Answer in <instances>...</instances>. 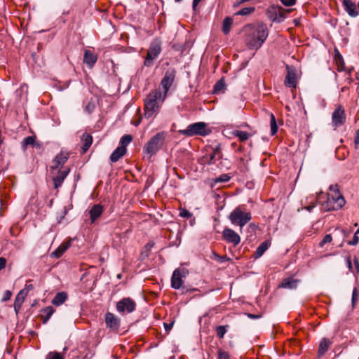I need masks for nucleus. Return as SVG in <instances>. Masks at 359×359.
<instances>
[{"mask_svg":"<svg viewBox=\"0 0 359 359\" xmlns=\"http://www.w3.org/2000/svg\"><path fill=\"white\" fill-rule=\"evenodd\" d=\"M268 35L266 24L259 22L255 25H248L245 28V41L250 49L257 50L263 45Z\"/></svg>","mask_w":359,"mask_h":359,"instance_id":"f257e3e1","label":"nucleus"},{"mask_svg":"<svg viewBox=\"0 0 359 359\" xmlns=\"http://www.w3.org/2000/svg\"><path fill=\"white\" fill-rule=\"evenodd\" d=\"M165 98L158 90L151 91L144 100L145 117L149 118L156 114Z\"/></svg>","mask_w":359,"mask_h":359,"instance_id":"f03ea898","label":"nucleus"},{"mask_svg":"<svg viewBox=\"0 0 359 359\" xmlns=\"http://www.w3.org/2000/svg\"><path fill=\"white\" fill-rule=\"evenodd\" d=\"M330 194L327 195V207L328 210H337L345 205V200L339 192L338 184L329 187Z\"/></svg>","mask_w":359,"mask_h":359,"instance_id":"7ed1b4c3","label":"nucleus"},{"mask_svg":"<svg viewBox=\"0 0 359 359\" xmlns=\"http://www.w3.org/2000/svg\"><path fill=\"white\" fill-rule=\"evenodd\" d=\"M231 222L242 228L248 223L252 219V215L250 211L245 210V205H239L229 215Z\"/></svg>","mask_w":359,"mask_h":359,"instance_id":"20e7f679","label":"nucleus"},{"mask_svg":"<svg viewBox=\"0 0 359 359\" xmlns=\"http://www.w3.org/2000/svg\"><path fill=\"white\" fill-rule=\"evenodd\" d=\"M210 130L207 128V124L204 122H197L190 124L186 129L180 130L178 133L187 137L195 135L205 136L210 133Z\"/></svg>","mask_w":359,"mask_h":359,"instance_id":"39448f33","label":"nucleus"},{"mask_svg":"<svg viewBox=\"0 0 359 359\" xmlns=\"http://www.w3.org/2000/svg\"><path fill=\"white\" fill-rule=\"evenodd\" d=\"M161 50V40L158 38L152 40L147 50V53L144 60V65L147 67H152L154 65V60L159 56Z\"/></svg>","mask_w":359,"mask_h":359,"instance_id":"423d86ee","label":"nucleus"},{"mask_svg":"<svg viewBox=\"0 0 359 359\" xmlns=\"http://www.w3.org/2000/svg\"><path fill=\"white\" fill-rule=\"evenodd\" d=\"M165 137V132H160L153 136L144 147L145 153L149 156L155 154L163 144Z\"/></svg>","mask_w":359,"mask_h":359,"instance_id":"0eeeda50","label":"nucleus"},{"mask_svg":"<svg viewBox=\"0 0 359 359\" xmlns=\"http://www.w3.org/2000/svg\"><path fill=\"white\" fill-rule=\"evenodd\" d=\"M176 76V71L174 68H170L165 72L164 76L162 78L161 81V86L162 87L163 92V95L167 97L168 92L171 88Z\"/></svg>","mask_w":359,"mask_h":359,"instance_id":"6e6552de","label":"nucleus"},{"mask_svg":"<svg viewBox=\"0 0 359 359\" xmlns=\"http://www.w3.org/2000/svg\"><path fill=\"white\" fill-rule=\"evenodd\" d=\"M135 302L130 297L123 298L116 303V310L122 314L132 313L135 310Z\"/></svg>","mask_w":359,"mask_h":359,"instance_id":"1a4fd4ad","label":"nucleus"},{"mask_svg":"<svg viewBox=\"0 0 359 359\" xmlns=\"http://www.w3.org/2000/svg\"><path fill=\"white\" fill-rule=\"evenodd\" d=\"M188 270L186 269H176L171 278V287L175 290L180 289L182 284V278L188 274Z\"/></svg>","mask_w":359,"mask_h":359,"instance_id":"9d476101","label":"nucleus"},{"mask_svg":"<svg viewBox=\"0 0 359 359\" xmlns=\"http://www.w3.org/2000/svg\"><path fill=\"white\" fill-rule=\"evenodd\" d=\"M222 237L227 243L233 244L234 246L238 245L241 242L240 236L233 229L225 228L222 232Z\"/></svg>","mask_w":359,"mask_h":359,"instance_id":"9b49d317","label":"nucleus"},{"mask_svg":"<svg viewBox=\"0 0 359 359\" xmlns=\"http://www.w3.org/2000/svg\"><path fill=\"white\" fill-rule=\"evenodd\" d=\"M346 121L344 110L341 106L335 109L332 115V123L334 127L342 126Z\"/></svg>","mask_w":359,"mask_h":359,"instance_id":"f8f14e48","label":"nucleus"},{"mask_svg":"<svg viewBox=\"0 0 359 359\" xmlns=\"http://www.w3.org/2000/svg\"><path fill=\"white\" fill-rule=\"evenodd\" d=\"M105 323L107 327L114 331L117 330L120 327V319L110 312H107L105 315Z\"/></svg>","mask_w":359,"mask_h":359,"instance_id":"ddd939ff","label":"nucleus"},{"mask_svg":"<svg viewBox=\"0 0 359 359\" xmlns=\"http://www.w3.org/2000/svg\"><path fill=\"white\" fill-rule=\"evenodd\" d=\"M285 85L290 88H295L297 86L295 69L287 66V75L285 79Z\"/></svg>","mask_w":359,"mask_h":359,"instance_id":"4468645a","label":"nucleus"},{"mask_svg":"<svg viewBox=\"0 0 359 359\" xmlns=\"http://www.w3.org/2000/svg\"><path fill=\"white\" fill-rule=\"evenodd\" d=\"M104 211V207L100 204H95L89 210L90 223L93 224L102 215Z\"/></svg>","mask_w":359,"mask_h":359,"instance_id":"2eb2a0df","label":"nucleus"},{"mask_svg":"<svg viewBox=\"0 0 359 359\" xmlns=\"http://www.w3.org/2000/svg\"><path fill=\"white\" fill-rule=\"evenodd\" d=\"M299 280L292 277L285 278L279 285L278 287L285 288L288 290L296 289L298 286Z\"/></svg>","mask_w":359,"mask_h":359,"instance_id":"dca6fc26","label":"nucleus"},{"mask_svg":"<svg viewBox=\"0 0 359 359\" xmlns=\"http://www.w3.org/2000/svg\"><path fill=\"white\" fill-rule=\"evenodd\" d=\"M97 60V56L89 50H86L83 55V62L92 68Z\"/></svg>","mask_w":359,"mask_h":359,"instance_id":"f3484780","label":"nucleus"},{"mask_svg":"<svg viewBox=\"0 0 359 359\" xmlns=\"http://www.w3.org/2000/svg\"><path fill=\"white\" fill-rule=\"evenodd\" d=\"M331 344L332 342L330 340L326 337H324L320 340L318 350V355L319 358L323 356L326 353Z\"/></svg>","mask_w":359,"mask_h":359,"instance_id":"a211bd4d","label":"nucleus"},{"mask_svg":"<svg viewBox=\"0 0 359 359\" xmlns=\"http://www.w3.org/2000/svg\"><path fill=\"white\" fill-rule=\"evenodd\" d=\"M69 171H70L69 168L62 170V171H60L58 175L53 177V183H54V187L55 189H57L62 184L65 179L68 175Z\"/></svg>","mask_w":359,"mask_h":359,"instance_id":"6ab92c4d","label":"nucleus"},{"mask_svg":"<svg viewBox=\"0 0 359 359\" xmlns=\"http://www.w3.org/2000/svg\"><path fill=\"white\" fill-rule=\"evenodd\" d=\"M69 158V153L61 151L54 158L53 162L56 164L55 166H51L52 169H56L59 166L64 165Z\"/></svg>","mask_w":359,"mask_h":359,"instance_id":"aec40b11","label":"nucleus"},{"mask_svg":"<svg viewBox=\"0 0 359 359\" xmlns=\"http://www.w3.org/2000/svg\"><path fill=\"white\" fill-rule=\"evenodd\" d=\"M343 6H344L345 11L350 16L356 17L358 15V11L356 10L355 4L351 0H344Z\"/></svg>","mask_w":359,"mask_h":359,"instance_id":"412c9836","label":"nucleus"},{"mask_svg":"<svg viewBox=\"0 0 359 359\" xmlns=\"http://www.w3.org/2000/svg\"><path fill=\"white\" fill-rule=\"evenodd\" d=\"M270 245V242L269 241H265L262 242L256 249L254 253L255 259H258L263 255V254L266 251Z\"/></svg>","mask_w":359,"mask_h":359,"instance_id":"4be33fe9","label":"nucleus"},{"mask_svg":"<svg viewBox=\"0 0 359 359\" xmlns=\"http://www.w3.org/2000/svg\"><path fill=\"white\" fill-rule=\"evenodd\" d=\"M67 294L65 292H60L56 294L52 300V304L55 306L62 305L67 299Z\"/></svg>","mask_w":359,"mask_h":359,"instance_id":"5701e85b","label":"nucleus"},{"mask_svg":"<svg viewBox=\"0 0 359 359\" xmlns=\"http://www.w3.org/2000/svg\"><path fill=\"white\" fill-rule=\"evenodd\" d=\"M39 146V144L36 142V137L35 136H28L24 138L21 143V147L23 151H25L29 146Z\"/></svg>","mask_w":359,"mask_h":359,"instance_id":"b1692460","label":"nucleus"},{"mask_svg":"<svg viewBox=\"0 0 359 359\" xmlns=\"http://www.w3.org/2000/svg\"><path fill=\"white\" fill-rule=\"evenodd\" d=\"M126 152V149L118 147L111 154L110 161L113 163L118 161Z\"/></svg>","mask_w":359,"mask_h":359,"instance_id":"393cba45","label":"nucleus"},{"mask_svg":"<svg viewBox=\"0 0 359 359\" xmlns=\"http://www.w3.org/2000/svg\"><path fill=\"white\" fill-rule=\"evenodd\" d=\"M70 247V242L62 243L51 253L52 257L60 258L64 252Z\"/></svg>","mask_w":359,"mask_h":359,"instance_id":"a878e982","label":"nucleus"},{"mask_svg":"<svg viewBox=\"0 0 359 359\" xmlns=\"http://www.w3.org/2000/svg\"><path fill=\"white\" fill-rule=\"evenodd\" d=\"M81 142H83L82 149L84 153L91 146L93 142V137L88 133H83L81 137Z\"/></svg>","mask_w":359,"mask_h":359,"instance_id":"bb28decb","label":"nucleus"},{"mask_svg":"<svg viewBox=\"0 0 359 359\" xmlns=\"http://www.w3.org/2000/svg\"><path fill=\"white\" fill-rule=\"evenodd\" d=\"M233 24V19L231 17H226L222 22V32L226 35L229 33L231 25Z\"/></svg>","mask_w":359,"mask_h":359,"instance_id":"cd10ccee","label":"nucleus"},{"mask_svg":"<svg viewBox=\"0 0 359 359\" xmlns=\"http://www.w3.org/2000/svg\"><path fill=\"white\" fill-rule=\"evenodd\" d=\"M232 134L237 137L240 141L245 142L247 140L249 139L250 137H251V134L242 130H236L232 132Z\"/></svg>","mask_w":359,"mask_h":359,"instance_id":"c85d7f7f","label":"nucleus"},{"mask_svg":"<svg viewBox=\"0 0 359 359\" xmlns=\"http://www.w3.org/2000/svg\"><path fill=\"white\" fill-rule=\"evenodd\" d=\"M42 312L45 314V316L42 317L43 318L42 323L43 324H46L48 321V320L50 319L51 316L53 315V313L54 312V309L51 306H48V307H46L45 309H43L42 310Z\"/></svg>","mask_w":359,"mask_h":359,"instance_id":"c756f323","label":"nucleus"},{"mask_svg":"<svg viewBox=\"0 0 359 359\" xmlns=\"http://www.w3.org/2000/svg\"><path fill=\"white\" fill-rule=\"evenodd\" d=\"M27 295V292H25V290H20L17 296L15 297L14 304H18L22 306L23 304L25 297Z\"/></svg>","mask_w":359,"mask_h":359,"instance_id":"7c9ffc66","label":"nucleus"},{"mask_svg":"<svg viewBox=\"0 0 359 359\" xmlns=\"http://www.w3.org/2000/svg\"><path fill=\"white\" fill-rule=\"evenodd\" d=\"M225 86L226 85L224 79H219L218 81L216 82V83L214 86L213 93H218L222 91L224 89Z\"/></svg>","mask_w":359,"mask_h":359,"instance_id":"2f4dec72","label":"nucleus"},{"mask_svg":"<svg viewBox=\"0 0 359 359\" xmlns=\"http://www.w3.org/2000/svg\"><path fill=\"white\" fill-rule=\"evenodd\" d=\"M133 137L130 135H124L120 140L121 146L119 147H123L126 149V147L132 142Z\"/></svg>","mask_w":359,"mask_h":359,"instance_id":"473e14b6","label":"nucleus"},{"mask_svg":"<svg viewBox=\"0 0 359 359\" xmlns=\"http://www.w3.org/2000/svg\"><path fill=\"white\" fill-rule=\"evenodd\" d=\"M270 117L271 134L272 135H274L278 131V126L274 115L273 114H271Z\"/></svg>","mask_w":359,"mask_h":359,"instance_id":"72a5a7b5","label":"nucleus"},{"mask_svg":"<svg viewBox=\"0 0 359 359\" xmlns=\"http://www.w3.org/2000/svg\"><path fill=\"white\" fill-rule=\"evenodd\" d=\"M255 10V7H245L240 11H238L237 13H235L236 15H248L251 13H252Z\"/></svg>","mask_w":359,"mask_h":359,"instance_id":"f704fd0d","label":"nucleus"},{"mask_svg":"<svg viewBox=\"0 0 359 359\" xmlns=\"http://www.w3.org/2000/svg\"><path fill=\"white\" fill-rule=\"evenodd\" d=\"M228 325H219L216 327L217 335L219 339H222L227 332Z\"/></svg>","mask_w":359,"mask_h":359,"instance_id":"c9c22d12","label":"nucleus"},{"mask_svg":"<svg viewBox=\"0 0 359 359\" xmlns=\"http://www.w3.org/2000/svg\"><path fill=\"white\" fill-rule=\"evenodd\" d=\"M286 16L284 12H283L280 9H278V12L275 13V16L273 18V21L277 22H282Z\"/></svg>","mask_w":359,"mask_h":359,"instance_id":"e433bc0d","label":"nucleus"},{"mask_svg":"<svg viewBox=\"0 0 359 359\" xmlns=\"http://www.w3.org/2000/svg\"><path fill=\"white\" fill-rule=\"evenodd\" d=\"M45 359H65L64 356L59 352L50 351L49 352Z\"/></svg>","mask_w":359,"mask_h":359,"instance_id":"4c0bfd02","label":"nucleus"},{"mask_svg":"<svg viewBox=\"0 0 359 359\" xmlns=\"http://www.w3.org/2000/svg\"><path fill=\"white\" fill-rule=\"evenodd\" d=\"M231 177L228 174H222L218 177L215 178V182H227L230 180Z\"/></svg>","mask_w":359,"mask_h":359,"instance_id":"58836bf2","label":"nucleus"},{"mask_svg":"<svg viewBox=\"0 0 359 359\" xmlns=\"http://www.w3.org/2000/svg\"><path fill=\"white\" fill-rule=\"evenodd\" d=\"M358 295H359V294H358L357 288L354 287L353 290L352 298H351V304H352L353 307H354L356 302L358 301Z\"/></svg>","mask_w":359,"mask_h":359,"instance_id":"ea45409f","label":"nucleus"},{"mask_svg":"<svg viewBox=\"0 0 359 359\" xmlns=\"http://www.w3.org/2000/svg\"><path fill=\"white\" fill-rule=\"evenodd\" d=\"M332 240V236L330 234H327L324 236L323 240L320 242V247H323L325 244L330 243Z\"/></svg>","mask_w":359,"mask_h":359,"instance_id":"a19ab883","label":"nucleus"},{"mask_svg":"<svg viewBox=\"0 0 359 359\" xmlns=\"http://www.w3.org/2000/svg\"><path fill=\"white\" fill-rule=\"evenodd\" d=\"M358 233H359V229L355 232L352 241L348 242V245H356L358 243V241H359V237L358 236Z\"/></svg>","mask_w":359,"mask_h":359,"instance_id":"79ce46f5","label":"nucleus"},{"mask_svg":"<svg viewBox=\"0 0 359 359\" xmlns=\"http://www.w3.org/2000/svg\"><path fill=\"white\" fill-rule=\"evenodd\" d=\"M218 359H231L229 354L221 349L218 351Z\"/></svg>","mask_w":359,"mask_h":359,"instance_id":"37998d69","label":"nucleus"},{"mask_svg":"<svg viewBox=\"0 0 359 359\" xmlns=\"http://www.w3.org/2000/svg\"><path fill=\"white\" fill-rule=\"evenodd\" d=\"M180 216L183 218H189L191 216V213L184 208L180 209Z\"/></svg>","mask_w":359,"mask_h":359,"instance_id":"c03bdc74","label":"nucleus"},{"mask_svg":"<svg viewBox=\"0 0 359 359\" xmlns=\"http://www.w3.org/2000/svg\"><path fill=\"white\" fill-rule=\"evenodd\" d=\"M214 256L217 260H218L219 262H224L225 261H229L230 259L227 257L226 256H220L217 255L216 253H214Z\"/></svg>","mask_w":359,"mask_h":359,"instance_id":"a18cd8bd","label":"nucleus"},{"mask_svg":"<svg viewBox=\"0 0 359 359\" xmlns=\"http://www.w3.org/2000/svg\"><path fill=\"white\" fill-rule=\"evenodd\" d=\"M282 4L285 6H291L295 4L296 0H280Z\"/></svg>","mask_w":359,"mask_h":359,"instance_id":"49530a36","label":"nucleus"},{"mask_svg":"<svg viewBox=\"0 0 359 359\" xmlns=\"http://www.w3.org/2000/svg\"><path fill=\"white\" fill-rule=\"evenodd\" d=\"M11 295H12V293L11 291L9 290H6L5 292H4V297H3V301L4 302H6V301H8V299H10V298L11 297Z\"/></svg>","mask_w":359,"mask_h":359,"instance_id":"de8ad7c7","label":"nucleus"},{"mask_svg":"<svg viewBox=\"0 0 359 359\" xmlns=\"http://www.w3.org/2000/svg\"><path fill=\"white\" fill-rule=\"evenodd\" d=\"M217 156V155L215 154H211L210 155V159L209 161L207 162V163L208 165H211V164H213L215 163V157Z\"/></svg>","mask_w":359,"mask_h":359,"instance_id":"09e8293b","label":"nucleus"},{"mask_svg":"<svg viewBox=\"0 0 359 359\" xmlns=\"http://www.w3.org/2000/svg\"><path fill=\"white\" fill-rule=\"evenodd\" d=\"M6 260L4 257H0V271L5 268Z\"/></svg>","mask_w":359,"mask_h":359,"instance_id":"8fccbe9b","label":"nucleus"},{"mask_svg":"<svg viewBox=\"0 0 359 359\" xmlns=\"http://www.w3.org/2000/svg\"><path fill=\"white\" fill-rule=\"evenodd\" d=\"M346 264H347V266L349 269V270L352 271L353 267H352V263H351V257H347L346 259Z\"/></svg>","mask_w":359,"mask_h":359,"instance_id":"3c124183","label":"nucleus"},{"mask_svg":"<svg viewBox=\"0 0 359 359\" xmlns=\"http://www.w3.org/2000/svg\"><path fill=\"white\" fill-rule=\"evenodd\" d=\"M173 324H174V322H172L171 323H169V324L164 323V327H165V331L169 332L172 329Z\"/></svg>","mask_w":359,"mask_h":359,"instance_id":"603ef678","label":"nucleus"},{"mask_svg":"<svg viewBox=\"0 0 359 359\" xmlns=\"http://www.w3.org/2000/svg\"><path fill=\"white\" fill-rule=\"evenodd\" d=\"M354 143L355 146L359 144V129L355 132Z\"/></svg>","mask_w":359,"mask_h":359,"instance_id":"864d4df0","label":"nucleus"},{"mask_svg":"<svg viewBox=\"0 0 359 359\" xmlns=\"http://www.w3.org/2000/svg\"><path fill=\"white\" fill-rule=\"evenodd\" d=\"M33 288H34V286L32 284H27L25 285V287L24 290H25V292L27 293L29 291L33 290Z\"/></svg>","mask_w":359,"mask_h":359,"instance_id":"5fc2aeb1","label":"nucleus"},{"mask_svg":"<svg viewBox=\"0 0 359 359\" xmlns=\"http://www.w3.org/2000/svg\"><path fill=\"white\" fill-rule=\"evenodd\" d=\"M213 154H215L217 156H219L220 155V147L219 145L216 146L214 148Z\"/></svg>","mask_w":359,"mask_h":359,"instance_id":"6e6d98bb","label":"nucleus"},{"mask_svg":"<svg viewBox=\"0 0 359 359\" xmlns=\"http://www.w3.org/2000/svg\"><path fill=\"white\" fill-rule=\"evenodd\" d=\"M316 205V203H313L312 205H309L306 206L304 208L307 210L309 212H311Z\"/></svg>","mask_w":359,"mask_h":359,"instance_id":"4d7b16f0","label":"nucleus"},{"mask_svg":"<svg viewBox=\"0 0 359 359\" xmlns=\"http://www.w3.org/2000/svg\"><path fill=\"white\" fill-rule=\"evenodd\" d=\"M354 265L357 271V273H359V261L357 258L354 259Z\"/></svg>","mask_w":359,"mask_h":359,"instance_id":"13d9d810","label":"nucleus"},{"mask_svg":"<svg viewBox=\"0 0 359 359\" xmlns=\"http://www.w3.org/2000/svg\"><path fill=\"white\" fill-rule=\"evenodd\" d=\"M201 1V0H193L192 8H193L194 10L196 9V6H198V4H199V2Z\"/></svg>","mask_w":359,"mask_h":359,"instance_id":"bf43d9fd","label":"nucleus"},{"mask_svg":"<svg viewBox=\"0 0 359 359\" xmlns=\"http://www.w3.org/2000/svg\"><path fill=\"white\" fill-rule=\"evenodd\" d=\"M248 316L251 319H257V318H260V316L252 314V313H248Z\"/></svg>","mask_w":359,"mask_h":359,"instance_id":"052dcab7","label":"nucleus"},{"mask_svg":"<svg viewBox=\"0 0 359 359\" xmlns=\"http://www.w3.org/2000/svg\"><path fill=\"white\" fill-rule=\"evenodd\" d=\"M14 310L16 313H18L21 308L22 306L18 305V304H13Z\"/></svg>","mask_w":359,"mask_h":359,"instance_id":"680f3d73","label":"nucleus"},{"mask_svg":"<svg viewBox=\"0 0 359 359\" xmlns=\"http://www.w3.org/2000/svg\"><path fill=\"white\" fill-rule=\"evenodd\" d=\"M154 246V243H147L146 245H145V248L147 250H150L151 249V248Z\"/></svg>","mask_w":359,"mask_h":359,"instance_id":"e2e57ef3","label":"nucleus"},{"mask_svg":"<svg viewBox=\"0 0 359 359\" xmlns=\"http://www.w3.org/2000/svg\"><path fill=\"white\" fill-rule=\"evenodd\" d=\"M176 2H180L182 0H175Z\"/></svg>","mask_w":359,"mask_h":359,"instance_id":"0e129e2a","label":"nucleus"},{"mask_svg":"<svg viewBox=\"0 0 359 359\" xmlns=\"http://www.w3.org/2000/svg\"><path fill=\"white\" fill-rule=\"evenodd\" d=\"M250 226H255V224H250Z\"/></svg>","mask_w":359,"mask_h":359,"instance_id":"69168bd1","label":"nucleus"}]
</instances>
